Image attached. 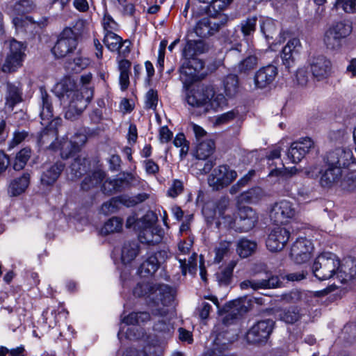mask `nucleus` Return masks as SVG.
Masks as SVG:
<instances>
[{
	"label": "nucleus",
	"mask_w": 356,
	"mask_h": 356,
	"mask_svg": "<svg viewBox=\"0 0 356 356\" xmlns=\"http://www.w3.org/2000/svg\"><path fill=\"white\" fill-rule=\"evenodd\" d=\"M104 43L111 51H116L121 49L123 54L129 52L130 42L122 41L121 37L113 31L105 33Z\"/></svg>",
	"instance_id": "26"
},
{
	"label": "nucleus",
	"mask_w": 356,
	"mask_h": 356,
	"mask_svg": "<svg viewBox=\"0 0 356 356\" xmlns=\"http://www.w3.org/2000/svg\"><path fill=\"white\" fill-rule=\"evenodd\" d=\"M257 63L258 59L255 56H250L238 63V71L241 72H247L254 69L257 66Z\"/></svg>",
	"instance_id": "55"
},
{
	"label": "nucleus",
	"mask_w": 356,
	"mask_h": 356,
	"mask_svg": "<svg viewBox=\"0 0 356 356\" xmlns=\"http://www.w3.org/2000/svg\"><path fill=\"white\" fill-rule=\"evenodd\" d=\"M356 277V261L352 259L345 260L337 270V278L341 283H348Z\"/></svg>",
	"instance_id": "28"
},
{
	"label": "nucleus",
	"mask_w": 356,
	"mask_h": 356,
	"mask_svg": "<svg viewBox=\"0 0 356 356\" xmlns=\"http://www.w3.org/2000/svg\"><path fill=\"white\" fill-rule=\"evenodd\" d=\"M31 156V150L29 148H24L20 150L16 155L13 168L15 170H21L26 165L27 161Z\"/></svg>",
	"instance_id": "45"
},
{
	"label": "nucleus",
	"mask_w": 356,
	"mask_h": 356,
	"mask_svg": "<svg viewBox=\"0 0 356 356\" xmlns=\"http://www.w3.org/2000/svg\"><path fill=\"white\" fill-rule=\"evenodd\" d=\"M229 253V243L224 242L215 249L213 261L216 264L220 263L224 259L228 257Z\"/></svg>",
	"instance_id": "50"
},
{
	"label": "nucleus",
	"mask_w": 356,
	"mask_h": 356,
	"mask_svg": "<svg viewBox=\"0 0 356 356\" xmlns=\"http://www.w3.org/2000/svg\"><path fill=\"white\" fill-rule=\"evenodd\" d=\"M290 232L282 227H275L270 232L266 240V247L270 252L282 250L287 243Z\"/></svg>",
	"instance_id": "21"
},
{
	"label": "nucleus",
	"mask_w": 356,
	"mask_h": 356,
	"mask_svg": "<svg viewBox=\"0 0 356 356\" xmlns=\"http://www.w3.org/2000/svg\"><path fill=\"white\" fill-rule=\"evenodd\" d=\"M89 65V60L87 58L77 56L74 59L73 63H70L68 67L72 71L78 73Z\"/></svg>",
	"instance_id": "57"
},
{
	"label": "nucleus",
	"mask_w": 356,
	"mask_h": 356,
	"mask_svg": "<svg viewBox=\"0 0 356 356\" xmlns=\"http://www.w3.org/2000/svg\"><path fill=\"white\" fill-rule=\"evenodd\" d=\"M273 321L269 319L257 322L247 332V341L250 343L266 341L273 330Z\"/></svg>",
	"instance_id": "17"
},
{
	"label": "nucleus",
	"mask_w": 356,
	"mask_h": 356,
	"mask_svg": "<svg viewBox=\"0 0 356 356\" xmlns=\"http://www.w3.org/2000/svg\"><path fill=\"white\" fill-rule=\"evenodd\" d=\"M340 260L332 252H323L317 256L312 265V273L319 280H336Z\"/></svg>",
	"instance_id": "6"
},
{
	"label": "nucleus",
	"mask_w": 356,
	"mask_h": 356,
	"mask_svg": "<svg viewBox=\"0 0 356 356\" xmlns=\"http://www.w3.org/2000/svg\"><path fill=\"white\" fill-rule=\"evenodd\" d=\"M173 143L177 147H180V156L182 157L186 156L188 152V145L186 140L185 136L183 134H178L176 135Z\"/></svg>",
	"instance_id": "58"
},
{
	"label": "nucleus",
	"mask_w": 356,
	"mask_h": 356,
	"mask_svg": "<svg viewBox=\"0 0 356 356\" xmlns=\"http://www.w3.org/2000/svg\"><path fill=\"white\" fill-rule=\"evenodd\" d=\"M323 42L326 47L332 51H337L342 47V40L330 29L325 33Z\"/></svg>",
	"instance_id": "42"
},
{
	"label": "nucleus",
	"mask_w": 356,
	"mask_h": 356,
	"mask_svg": "<svg viewBox=\"0 0 356 356\" xmlns=\"http://www.w3.org/2000/svg\"><path fill=\"white\" fill-rule=\"evenodd\" d=\"M277 74V68L273 65L260 68L254 77V86L257 88H265L275 80Z\"/></svg>",
	"instance_id": "24"
},
{
	"label": "nucleus",
	"mask_w": 356,
	"mask_h": 356,
	"mask_svg": "<svg viewBox=\"0 0 356 356\" xmlns=\"http://www.w3.org/2000/svg\"><path fill=\"white\" fill-rule=\"evenodd\" d=\"M196 254H194L191 256L188 261V264H186V259H179V261L180 264V267L181 268L182 273L184 275L186 274L187 268L188 269V272L190 273H195L196 272V261H195Z\"/></svg>",
	"instance_id": "56"
},
{
	"label": "nucleus",
	"mask_w": 356,
	"mask_h": 356,
	"mask_svg": "<svg viewBox=\"0 0 356 356\" xmlns=\"http://www.w3.org/2000/svg\"><path fill=\"white\" fill-rule=\"evenodd\" d=\"M236 265V261H230L225 268H220L216 273V280L220 285L226 286L230 283L232 276V272Z\"/></svg>",
	"instance_id": "35"
},
{
	"label": "nucleus",
	"mask_w": 356,
	"mask_h": 356,
	"mask_svg": "<svg viewBox=\"0 0 356 356\" xmlns=\"http://www.w3.org/2000/svg\"><path fill=\"white\" fill-rule=\"evenodd\" d=\"M146 197V195H143L133 199H127L126 197H120L118 199L113 198L103 204L101 211L103 213L107 215L116 211L118 202L127 207H132L138 202H143Z\"/></svg>",
	"instance_id": "27"
},
{
	"label": "nucleus",
	"mask_w": 356,
	"mask_h": 356,
	"mask_svg": "<svg viewBox=\"0 0 356 356\" xmlns=\"http://www.w3.org/2000/svg\"><path fill=\"white\" fill-rule=\"evenodd\" d=\"M214 149V142L207 139L199 143L196 149V157L198 159H206L213 154Z\"/></svg>",
	"instance_id": "41"
},
{
	"label": "nucleus",
	"mask_w": 356,
	"mask_h": 356,
	"mask_svg": "<svg viewBox=\"0 0 356 356\" xmlns=\"http://www.w3.org/2000/svg\"><path fill=\"white\" fill-rule=\"evenodd\" d=\"M35 4L31 0H19L10 3L6 13L13 18V22L17 29L26 28L35 22L31 17L24 16L25 13L33 11Z\"/></svg>",
	"instance_id": "7"
},
{
	"label": "nucleus",
	"mask_w": 356,
	"mask_h": 356,
	"mask_svg": "<svg viewBox=\"0 0 356 356\" xmlns=\"http://www.w3.org/2000/svg\"><path fill=\"white\" fill-rule=\"evenodd\" d=\"M326 169L322 170L319 179L320 185L326 188L340 184L341 186L345 189L352 191L356 188V172H352L350 176L347 175V172L341 168L325 165Z\"/></svg>",
	"instance_id": "4"
},
{
	"label": "nucleus",
	"mask_w": 356,
	"mask_h": 356,
	"mask_svg": "<svg viewBox=\"0 0 356 356\" xmlns=\"http://www.w3.org/2000/svg\"><path fill=\"white\" fill-rule=\"evenodd\" d=\"M204 3H209L207 6L209 13L211 12H221L232 0H200Z\"/></svg>",
	"instance_id": "47"
},
{
	"label": "nucleus",
	"mask_w": 356,
	"mask_h": 356,
	"mask_svg": "<svg viewBox=\"0 0 356 356\" xmlns=\"http://www.w3.org/2000/svg\"><path fill=\"white\" fill-rule=\"evenodd\" d=\"M63 169V165L57 163L44 171L41 176V183L43 185L50 186L55 183Z\"/></svg>",
	"instance_id": "32"
},
{
	"label": "nucleus",
	"mask_w": 356,
	"mask_h": 356,
	"mask_svg": "<svg viewBox=\"0 0 356 356\" xmlns=\"http://www.w3.org/2000/svg\"><path fill=\"white\" fill-rule=\"evenodd\" d=\"M104 178V173L102 170L95 171L92 176L87 177L82 182L81 187L83 190H88L91 187L100 184Z\"/></svg>",
	"instance_id": "44"
},
{
	"label": "nucleus",
	"mask_w": 356,
	"mask_h": 356,
	"mask_svg": "<svg viewBox=\"0 0 356 356\" xmlns=\"http://www.w3.org/2000/svg\"><path fill=\"white\" fill-rule=\"evenodd\" d=\"M257 21V17L254 16L241 22V29L245 36L250 35L254 32Z\"/></svg>",
	"instance_id": "54"
},
{
	"label": "nucleus",
	"mask_w": 356,
	"mask_h": 356,
	"mask_svg": "<svg viewBox=\"0 0 356 356\" xmlns=\"http://www.w3.org/2000/svg\"><path fill=\"white\" fill-rule=\"evenodd\" d=\"M207 50V46L202 40H190L187 42L183 54L186 58H195V55L202 54Z\"/></svg>",
	"instance_id": "33"
},
{
	"label": "nucleus",
	"mask_w": 356,
	"mask_h": 356,
	"mask_svg": "<svg viewBox=\"0 0 356 356\" xmlns=\"http://www.w3.org/2000/svg\"><path fill=\"white\" fill-rule=\"evenodd\" d=\"M42 106L40 113L42 124L47 126L40 135V143L47 144L57 136L56 127L60 124L62 120L60 118L51 120L53 111L49 97L46 92H41Z\"/></svg>",
	"instance_id": "5"
},
{
	"label": "nucleus",
	"mask_w": 356,
	"mask_h": 356,
	"mask_svg": "<svg viewBox=\"0 0 356 356\" xmlns=\"http://www.w3.org/2000/svg\"><path fill=\"white\" fill-rule=\"evenodd\" d=\"M166 312L164 311L163 312L161 313V317L162 319H159L158 323L154 325V329L159 332H170L171 330L173 329L172 325L168 321V323L165 321V318L163 316V314Z\"/></svg>",
	"instance_id": "61"
},
{
	"label": "nucleus",
	"mask_w": 356,
	"mask_h": 356,
	"mask_svg": "<svg viewBox=\"0 0 356 356\" xmlns=\"http://www.w3.org/2000/svg\"><path fill=\"white\" fill-rule=\"evenodd\" d=\"M156 216L152 212L146 213L137 222L138 238L141 243H156L162 236V231L155 226Z\"/></svg>",
	"instance_id": "8"
},
{
	"label": "nucleus",
	"mask_w": 356,
	"mask_h": 356,
	"mask_svg": "<svg viewBox=\"0 0 356 356\" xmlns=\"http://www.w3.org/2000/svg\"><path fill=\"white\" fill-rule=\"evenodd\" d=\"M314 247L311 241L300 237L293 243L290 255L297 264L305 263L311 258Z\"/></svg>",
	"instance_id": "18"
},
{
	"label": "nucleus",
	"mask_w": 356,
	"mask_h": 356,
	"mask_svg": "<svg viewBox=\"0 0 356 356\" xmlns=\"http://www.w3.org/2000/svg\"><path fill=\"white\" fill-rule=\"evenodd\" d=\"M336 9H341L346 13H356V0H336L334 3Z\"/></svg>",
	"instance_id": "52"
},
{
	"label": "nucleus",
	"mask_w": 356,
	"mask_h": 356,
	"mask_svg": "<svg viewBox=\"0 0 356 356\" xmlns=\"http://www.w3.org/2000/svg\"><path fill=\"white\" fill-rule=\"evenodd\" d=\"M214 216L218 218V226L222 225L238 232L252 229L258 220L256 212L250 207L239 209L238 216H235L234 209L229 207V202L225 199L218 205Z\"/></svg>",
	"instance_id": "1"
},
{
	"label": "nucleus",
	"mask_w": 356,
	"mask_h": 356,
	"mask_svg": "<svg viewBox=\"0 0 356 356\" xmlns=\"http://www.w3.org/2000/svg\"><path fill=\"white\" fill-rule=\"evenodd\" d=\"M5 45L8 49L6 54L26 58V44L25 43L11 39L6 42Z\"/></svg>",
	"instance_id": "39"
},
{
	"label": "nucleus",
	"mask_w": 356,
	"mask_h": 356,
	"mask_svg": "<svg viewBox=\"0 0 356 356\" xmlns=\"http://www.w3.org/2000/svg\"><path fill=\"white\" fill-rule=\"evenodd\" d=\"M309 65L312 73L317 80L325 79L332 72L331 60L323 56L313 57L310 60Z\"/></svg>",
	"instance_id": "22"
},
{
	"label": "nucleus",
	"mask_w": 356,
	"mask_h": 356,
	"mask_svg": "<svg viewBox=\"0 0 356 356\" xmlns=\"http://www.w3.org/2000/svg\"><path fill=\"white\" fill-rule=\"evenodd\" d=\"M323 161L325 165L341 168L347 172V169L355 165L353 152L346 148L339 147L327 152Z\"/></svg>",
	"instance_id": "10"
},
{
	"label": "nucleus",
	"mask_w": 356,
	"mask_h": 356,
	"mask_svg": "<svg viewBox=\"0 0 356 356\" xmlns=\"http://www.w3.org/2000/svg\"><path fill=\"white\" fill-rule=\"evenodd\" d=\"M277 30V25L273 19L265 17L261 18L260 31L267 40L273 38Z\"/></svg>",
	"instance_id": "36"
},
{
	"label": "nucleus",
	"mask_w": 356,
	"mask_h": 356,
	"mask_svg": "<svg viewBox=\"0 0 356 356\" xmlns=\"http://www.w3.org/2000/svg\"><path fill=\"white\" fill-rule=\"evenodd\" d=\"M245 303V300L240 299L234 300L232 302L230 306L231 313L234 316L245 313L248 309Z\"/></svg>",
	"instance_id": "59"
},
{
	"label": "nucleus",
	"mask_w": 356,
	"mask_h": 356,
	"mask_svg": "<svg viewBox=\"0 0 356 356\" xmlns=\"http://www.w3.org/2000/svg\"><path fill=\"white\" fill-rule=\"evenodd\" d=\"M183 190L184 185L182 181L179 179H175L168 191V195L171 197H176L182 193Z\"/></svg>",
	"instance_id": "62"
},
{
	"label": "nucleus",
	"mask_w": 356,
	"mask_h": 356,
	"mask_svg": "<svg viewBox=\"0 0 356 356\" xmlns=\"http://www.w3.org/2000/svg\"><path fill=\"white\" fill-rule=\"evenodd\" d=\"M158 95L155 90H149L145 96V106L148 108L154 109L157 105Z\"/></svg>",
	"instance_id": "64"
},
{
	"label": "nucleus",
	"mask_w": 356,
	"mask_h": 356,
	"mask_svg": "<svg viewBox=\"0 0 356 356\" xmlns=\"http://www.w3.org/2000/svg\"><path fill=\"white\" fill-rule=\"evenodd\" d=\"M134 295L145 299L148 304L152 303L160 309V306L168 307L174 300L175 291L165 284L150 282L138 283L134 289Z\"/></svg>",
	"instance_id": "3"
},
{
	"label": "nucleus",
	"mask_w": 356,
	"mask_h": 356,
	"mask_svg": "<svg viewBox=\"0 0 356 356\" xmlns=\"http://www.w3.org/2000/svg\"><path fill=\"white\" fill-rule=\"evenodd\" d=\"M149 319V314L147 312L131 313L127 316H124L121 319L120 331L118 337L121 339L123 336L129 339H135L140 338V334L135 332V327H128L124 331L125 326L128 325H134L143 323Z\"/></svg>",
	"instance_id": "13"
},
{
	"label": "nucleus",
	"mask_w": 356,
	"mask_h": 356,
	"mask_svg": "<svg viewBox=\"0 0 356 356\" xmlns=\"http://www.w3.org/2000/svg\"><path fill=\"white\" fill-rule=\"evenodd\" d=\"M180 68V79L184 85H190L193 81L200 80L204 76L202 72L203 62L197 58H186Z\"/></svg>",
	"instance_id": "12"
},
{
	"label": "nucleus",
	"mask_w": 356,
	"mask_h": 356,
	"mask_svg": "<svg viewBox=\"0 0 356 356\" xmlns=\"http://www.w3.org/2000/svg\"><path fill=\"white\" fill-rule=\"evenodd\" d=\"M21 101V94L17 87L9 85L8 86V95L6 104L12 108L15 104Z\"/></svg>",
	"instance_id": "49"
},
{
	"label": "nucleus",
	"mask_w": 356,
	"mask_h": 356,
	"mask_svg": "<svg viewBox=\"0 0 356 356\" xmlns=\"http://www.w3.org/2000/svg\"><path fill=\"white\" fill-rule=\"evenodd\" d=\"M212 93L206 106L207 112L210 110L218 111L222 109L227 105V99L222 94L216 93L213 88Z\"/></svg>",
	"instance_id": "38"
},
{
	"label": "nucleus",
	"mask_w": 356,
	"mask_h": 356,
	"mask_svg": "<svg viewBox=\"0 0 356 356\" xmlns=\"http://www.w3.org/2000/svg\"><path fill=\"white\" fill-rule=\"evenodd\" d=\"M54 139H56V141H53L52 140L49 142L50 147L52 149H59L61 156L63 158H67L72 152L77 151L79 147L86 142L87 137L83 134H77L71 140L63 138L62 140L58 141L56 137Z\"/></svg>",
	"instance_id": "15"
},
{
	"label": "nucleus",
	"mask_w": 356,
	"mask_h": 356,
	"mask_svg": "<svg viewBox=\"0 0 356 356\" xmlns=\"http://www.w3.org/2000/svg\"><path fill=\"white\" fill-rule=\"evenodd\" d=\"M24 60V58L6 54V59L1 66V70L6 73L16 72L23 65Z\"/></svg>",
	"instance_id": "34"
},
{
	"label": "nucleus",
	"mask_w": 356,
	"mask_h": 356,
	"mask_svg": "<svg viewBox=\"0 0 356 356\" xmlns=\"http://www.w3.org/2000/svg\"><path fill=\"white\" fill-rule=\"evenodd\" d=\"M280 282L278 277L271 276L268 280H245L241 284L243 289L251 288L254 290L259 289L275 288L280 286Z\"/></svg>",
	"instance_id": "29"
},
{
	"label": "nucleus",
	"mask_w": 356,
	"mask_h": 356,
	"mask_svg": "<svg viewBox=\"0 0 356 356\" xmlns=\"http://www.w3.org/2000/svg\"><path fill=\"white\" fill-rule=\"evenodd\" d=\"M224 89L227 96L232 97L238 92V78L235 75L227 76L224 81Z\"/></svg>",
	"instance_id": "46"
},
{
	"label": "nucleus",
	"mask_w": 356,
	"mask_h": 356,
	"mask_svg": "<svg viewBox=\"0 0 356 356\" xmlns=\"http://www.w3.org/2000/svg\"><path fill=\"white\" fill-rule=\"evenodd\" d=\"M92 79L90 73L82 75L81 81L83 85L90 83ZM92 90L83 86L79 90H67L65 94L60 96V102L65 106L69 104L68 108L65 111V116L67 119L74 120L86 108L88 104L92 97Z\"/></svg>",
	"instance_id": "2"
},
{
	"label": "nucleus",
	"mask_w": 356,
	"mask_h": 356,
	"mask_svg": "<svg viewBox=\"0 0 356 356\" xmlns=\"http://www.w3.org/2000/svg\"><path fill=\"white\" fill-rule=\"evenodd\" d=\"M237 177L235 170L228 165H222L215 168L209 176V184L218 190L229 185Z\"/></svg>",
	"instance_id": "14"
},
{
	"label": "nucleus",
	"mask_w": 356,
	"mask_h": 356,
	"mask_svg": "<svg viewBox=\"0 0 356 356\" xmlns=\"http://www.w3.org/2000/svg\"><path fill=\"white\" fill-rule=\"evenodd\" d=\"M236 115L237 113H236L234 111H228L227 113L218 115L215 118L213 124L216 126L227 124L233 120L234 119H235Z\"/></svg>",
	"instance_id": "60"
},
{
	"label": "nucleus",
	"mask_w": 356,
	"mask_h": 356,
	"mask_svg": "<svg viewBox=\"0 0 356 356\" xmlns=\"http://www.w3.org/2000/svg\"><path fill=\"white\" fill-rule=\"evenodd\" d=\"M334 32L341 40L348 36L352 32V25L348 22H340L329 29Z\"/></svg>",
	"instance_id": "43"
},
{
	"label": "nucleus",
	"mask_w": 356,
	"mask_h": 356,
	"mask_svg": "<svg viewBox=\"0 0 356 356\" xmlns=\"http://www.w3.org/2000/svg\"><path fill=\"white\" fill-rule=\"evenodd\" d=\"M212 87L198 85L189 91L186 97V101L193 107L203 108L206 111V106L208 99L212 95Z\"/></svg>",
	"instance_id": "20"
},
{
	"label": "nucleus",
	"mask_w": 356,
	"mask_h": 356,
	"mask_svg": "<svg viewBox=\"0 0 356 356\" xmlns=\"http://www.w3.org/2000/svg\"><path fill=\"white\" fill-rule=\"evenodd\" d=\"M77 45L76 36L71 28H65L61 32L59 38L52 49L55 56L62 58L72 52Z\"/></svg>",
	"instance_id": "11"
},
{
	"label": "nucleus",
	"mask_w": 356,
	"mask_h": 356,
	"mask_svg": "<svg viewBox=\"0 0 356 356\" xmlns=\"http://www.w3.org/2000/svg\"><path fill=\"white\" fill-rule=\"evenodd\" d=\"M260 193L261 190L259 188H252L249 191L242 193L240 196V198L242 201H245L248 202H254L257 200Z\"/></svg>",
	"instance_id": "63"
},
{
	"label": "nucleus",
	"mask_w": 356,
	"mask_h": 356,
	"mask_svg": "<svg viewBox=\"0 0 356 356\" xmlns=\"http://www.w3.org/2000/svg\"><path fill=\"white\" fill-rule=\"evenodd\" d=\"M280 319L286 323H293L300 317L299 311L296 307L284 309L279 314Z\"/></svg>",
	"instance_id": "48"
},
{
	"label": "nucleus",
	"mask_w": 356,
	"mask_h": 356,
	"mask_svg": "<svg viewBox=\"0 0 356 356\" xmlns=\"http://www.w3.org/2000/svg\"><path fill=\"white\" fill-rule=\"evenodd\" d=\"M300 49L301 42L299 39L293 38L287 42L281 53L282 63L286 67L290 68L294 65Z\"/></svg>",
	"instance_id": "23"
},
{
	"label": "nucleus",
	"mask_w": 356,
	"mask_h": 356,
	"mask_svg": "<svg viewBox=\"0 0 356 356\" xmlns=\"http://www.w3.org/2000/svg\"><path fill=\"white\" fill-rule=\"evenodd\" d=\"M314 141L311 138H300L291 143L287 152L288 158L293 163H299L314 147Z\"/></svg>",
	"instance_id": "19"
},
{
	"label": "nucleus",
	"mask_w": 356,
	"mask_h": 356,
	"mask_svg": "<svg viewBox=\"0 0 356 356\" xmlns=\"http://www.w3.org/2000/svg\"><path fill=\"white\" fill-rule=\"evenodd\" d=\"M87 161L84 157H78L71 165L72 173L75 177L81 176L86 170Z\"/></svg>",
	"instance_id": "53"
},
{
	"label": "nucleus",
	"mask_w": 356,
	"mask_h": 356,
	"mask_svg": "<svg viewBox=\"0 0 356 356\" xmlns=\"http://www.w3.org/2000/svg\"><path fill=\"white\" fill-rule=\"evenodd\" d=\"M227 21V17L221 12H211L196 24L194 31L197 36L206 38L217 32Z\"/></svg>",
	"instance_id": "9"
},
{
	"label": "nucleus",
	"mask_w": 356,
	"mask_h": 356,
	"mask_svg": "<svg viewBox=\"0 0 356 356\" xmlns=\"http://www.w3.org/2000/svg\"><path fill=\"white\" fill-rule=\"evenodd\" d=\"M164 253L162 252H156L149 255L140 265L138 269V273L142 277H148L152 275L159 268L162 262Z\"/></svg>",
	"instance_id": "25"
},
{
	"label": "nucleus",
	"mask_w": 356,
	"mask_h": 356,
	"mask_svg": "<svg viewBox=\"0 0 356 356\" xmlns=\"http://www.w3.org/2000/svg\"><path fill=\"white\" fill-rule=\"evenodd\" d=\"M296 211L293 204L286 200L276 202L270 211V219L276 223H286L294 218Z\"/></svg>",
	"instance_id": "16"
},
{
	"label": "nucleus",
	"mask_w": 356,
	"mask_h": 356,
	"mask_svg": "<svg viewBox=\"0 0 356 356\" xmlns=\"http://www.w3.org/2000/svg\"><path fill=\"white\" fill-rule=\"evenodd\" d=\"M139 245L136 241L125 242L121 249V260L124 264H131L139 254Z\"/></svg>",
	"instance_id": "30"
},
{
	"label": "nucleus",
	"mask_w": 356,
	"mask_h": 356,
	"mask_svg": "<svg viewBox=\"0 0 356 356\" xmlns=\"http://www.w3.org/2000/svg\"><path fill=\"white\" fill-rule=\"evenodd\" d=\"M29 184V175L24 174L9 184L8 193L10 196H17L25 191Z\"/></svg>",
	"instance_id": "31"
},
{
	"label": "nucleus",
	"mask_w": 356,
	"mask_h": 356,
	"mask_svg": "<svg viewBox=\"0 0 356 356\" xmlns=\"http://www.w3.org/2000/svg\"><path fill=\"white\" fill-rule=\"evenodd\" d=\"M256 248L257 243L254 241L241 238L237 243L236 252L241 257L246 258L250 256Z\"/></svg>",
	"instance_id": "37"
},
{
	"label": "nucleus",
	"mask_w": 356,
	"mask_h": 356,
	"mask_svg": "<svg viewBox=\"0 0 356 356\" xmlns=\"http://www.w3.org/2000/svg\"><path fill=\"white\" fill-rule=\"evenodd\" d=\"M123 221L121 218L113 217L108 220L101 229L102 235L120 232L122 229Z\"/></svg>",
	"instance_id": "40"
},
{
	"label": "nucleus",
	"mask_w": 356,
	"mask_h": 356,
	"mask_svg": "<svg viewBox=\"0 0 356 356\" xmlns=\"http://www.w3.org/2000/svg\"><path fill=\"white\" fill-rule=\"evenodd\" d=\"M298 170L296 167H293L289 169L275 168V169H272L270 171V172L268 174V177L270 178H273L274 177H277L278 180H280V179H284V178L287 177L288 175L291 176L293 175H296V173H298Z\"/></svg>",
	"instance_id": "51"
}]
</instances>
